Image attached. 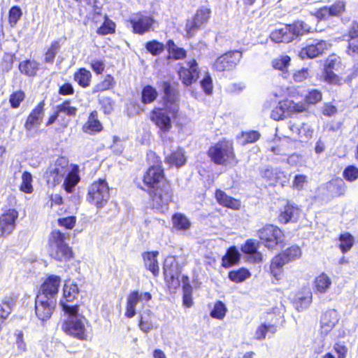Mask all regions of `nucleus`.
I'll return each instance as SVG.
<instances>
[{
	"label": "nucleus",
	"mask_w": 358,
	"mask_h": 358,
	"mask_svg": "<svg viewBox=\"0 0 358 358\" xmlns=\"http://www.w3.org/2000/svg\"><path fill=\"white\" fill-rule=\"evenodd\" d=\"M215 197L217 202L223 206L234 210H238L241 207V202L238 200L228 196L222 190L216 191Z\"/></svg>",
	"instance_id": "27"
},
{
	"label": "nucleus",
	"mask_w": 358,
	"mask_h": 358,
	"mask_svg": "<svg viewBox=\"0 0 358 358\" xmlns=\"http://www.w3.org/2000/svg\"><path fill=\"white\" fill-rule=\"evenodd\" d=\"M309 30L307 24L303 21H296L275 29L271 33L270 38L275 43H289L309 32Z\"/></svg>",
	"instance_id": "3"
},
{
	"label": "nucleus",
	"mask_w": 358,
	"mask_h": 358,
	"mask_svg": "<svg viewBox=\"0 0 358 358\" xmlns=\"http://www.w3.org/2000/svg\"><path fill=\"white\" fill-rule=\"evenodd\" d=\"M114 78L111 75H106L104 80L98 83L94 89V92H103L110 89L114 85Z\"/></svg>",
	"instance_id": "51"
},
{
	"label": "nucleus",
	"mask_w": 358,
	"mask_h": 358,
	"mask_svg": "<svg viewBox=\"0 0 358 358\" xmlns=\"http://www.w3.org/2000/svg\"><path fill=\"white\" fill-rule=\"evenodd\" d=\"M102 125L97 119V112L92 111L87 122L83 125V130L87 134H92L101 131Z\"/></svg>",
	"instance_id": "32"
},
{
	"label": "nucleus",
	"mask_w": 358,
	"mask_h": 358,
	"mask_svg": "<svg viewBox=\"0 0 358 358\" xmlns=\"http://www.w3.org/2000/svg\"><path fill=\"white\" fill-rule=\"evenodd\" d=\"M291 59L287 55H281L272 61V66L275 69L285 71L289 65Z\"/></svg>",
	"instance_id": "46"
},
{
	"label": "nucleus",
	"mask_w": 358,
	"mask_h": 358,
	"mask_svg": "<svg viewBox=\"0 0 358 358\" xmlns=\"http://www.w3.org/2000/svg\"><path fill=\"white\" fill-rule=\"evenodd\" d=\"M149 194L152 199L153 207L164 210L167 209L172 201L173 190L169 182H167L149 190Z\"/></svg>",
	"instance_id": "8"
},
{
	"label": "nucleus",
	"mask_w": 358,
	"mask_h": 358,
	"mask_svg": "<svg viewBox=\"0 0 358 358\" xmlns=\"http://www.w3.org/2000/svg\"><path fill=\"white\" fill-rule=\"evenodd\" d=\"M345 8V4L343 1H338L329 7L331 16H338L341 15Z\"/></svg>",
	"instance_id": "63"
},
{
	"label": "nucleus",
	"mask_w": 358,
	"mask_h": 358,
	"mask_svg": "<svg viewBox=\"0 0 358 358\" xmlns=\"http://www.w3.org/2000/svg\"><path fill=\"white\" fill-rule=\"evenodd\" d=\"M61 278L57 275H50L41 286L38 295H43L45 299H56L60 285Z\"/></svg>",
	"instance_id": "20"
},
{
	"label": "nucleus",
	"mask_w": 358,
	"mask_h": 358,
	"mask_svg": "<svg viewBox=\"0 0 358 358\" xmlns=\"http://www.w3.org/2000/svg\"><path fill=\"white\" fill-rule=\"evenodd\" d=\"M242 58L241 51H230L217 59L214 63V69L220 72L230 71L234 69Z\"/></svg>",
	"instance_id": "13"
},
{
	"label": "nucleus",
	"mask_w": 358,
	"mask_h": 358,
	"mask_svg": "<svg viewBox=\"0 0 358 358\" xmlns=\"http://www.w3.org/2000/svg\"><path fill=\"white\" fill-rule=\"evenodd\" d=\"M44 103L41 102L36 106L27 117L24 124L27 131H31L34 127H38L42 122L44 116Z\"/></svg>",
	"instance_id": "22"
},
{
	"label": "nucleus",
	"mask_w": 358,
	"mask_h": 358,
	"mask_svg": "<svg viewBox=\"0 0 358 358\" xmlns=\"http://www.w3.org/2000/svg\"><path fill=\"white\" fill-rule=\"evenodd\" d=\"M152 296L149 292H131L127 297L125 316L131 318L136 315V306L139 302L148 301Z\"/></svg>",
	"instance_id": "19"
},
{
	"label": "nucleus",
	"mask_w": 358,
	"mask_h": 358,
	"mask_svg": "<svg viewBox=\"0 0 358 358\" xmlns=\"http://www.w3.org/2000/svg\"><path fill=\"white\" fill-rule=\"evenodd\" d=\"M20 72L27 76L34 77L38 70V63L34 60H26L20 63Z\"/></svg>",
	"instance_id": "34"
},
{
	"label": "nucleus",
	"mask_w": 358,
	"mask_h": 358,
	"mask_svg": "<svg viewBox=\"0 0 358 358\" xmlns=\"http://www.w3.org/2000/svg\"><path fill=\"white\" fill-rule=\"evenodd\" d=\"M158 92L155 87L151 85H146L142 90V102L145 104L151 103L156 100Z\"/></svg>",
	"instance_id": "38"
},
{
	"label": "nucleus",
	"mask_w": 358,
	"mask_h": 358,
	"mask_svg": "<svg viewBox=\"0 0 358 358\" xmlns=\"http://www.w3.org/2000/svg\"><path fill=\"white\" fill-rule=\"evenodd\" d=\"M334 350L337 355V358H346L348 348L344 343H335L334 345Z\"/></svg>",
	"instance_id": "64"
},
{
	"label": "nucleus",
	"mask_w": 358,
	"mask_h": 358,
	"mask_svg": "<svg viewBox=\"0 0 358 358\" xmlns=\"http://www.w3.org/2000/svg\"><path fill=\"white\" fill-rule=\"evenodd\" d=\"M32 182L31 174L29 172L24 171L22 175V182L20 185V191L26 194H31L34 190Z\"/></svg>",
	"instance_id": "42"
},
{
	"label": "nucleus",
	"mask_w": 358,
	"mask_h": 358,
	"mask_svg": "<svg viewBox=\"0 0 358 358\" xmlns=\"http://www.w3.org/2000/svg\"><path fill=\"white\" fill-rule=\"evenodd\" d=\"M143 182L148 191L168 182L164 178V171L160 165L150 166L145 173Z\"/></svg>",
	"instance_id": "11"
},
{
	"label": "nucleus",
	"mask_w": 358,
	"mask_h": 358,
	"mask_svg": "<svg viewBox=\"0 0 358 358\" xmlns=\"http://www.w3.org/2000/svg\"><path fill=\"white\" fill-rule=\"evenodd\" d=\"M62 310L67 318L62 324V329L68 334L80 340H85L86 329L85 317L78 314V306L66 305L62 303Z\"/></svg>",
	"instance_id": "2"
},
{
	"label": "nucleus",
	"mask_w": 358,
	"mask_h": 358,
	"mask_svg": "<svg viewBox=\"0 0 358 358\" xmlns=\"http://www.w3.org/2000/svg\"><path fill=\"white\" fill-rule=\"evenodd\" d=\"M344 178L349 182L358 179V168L354 165L348 166L343 171Z\"/></svg>",
	"instance_id": "53"
},
{
	"label": "nucleus",
	"mask_w": 358,
	"mask_h": 358,
	"mask_svg": "<svg viewBox=\"0 0 358 358\" xmlns=\"http://www.w3.org/2000/svg\"><path fill=\"white\" fill-rule=\"evenodd\" d=\"M261 136V134L257 131H249L242 132L241 138L243 139L242 144L246 145L248 143H253L257 141Z\"/></svg>",
	"instance_id": "52"
},
{
	"label": "nucleus",
	"mask_w": 358,
	"mask_h": 358,
	"mask_svg": "<svg viewBox=\"0 0 358 358\" xmlns=\"http://www.w3.org/2000/svg\"><path fill=\"white\" fill-rule=\"evenodd\" d=\"M210 15V10L201 7L198 9L193 20L187 21L186 31L189 36H192L203 24L206 23Z\"/></svg>",
	"instance_id": "16"
},
{
	"label": "nucleus",
	"mask_w": 358,
	"mask_h": 358,
	"mask_svg": "<svg viewBox=\"0 0 358 358\" xmlns=\"http://www.w3.org/2000/svg\"><path fill=\"white\" fill-rule=\"evenodd\" d=\"M145 48L148 52L155 56L161 54L164 49V45L157 41L148 42L145 45Z\"/></svg>",
	"instance_id": "54"
},
{
	"label": "nucleus",
	"mask_w": 358,
	"mask_h": 358,
	"mask_svg": "<svg viewBox=\"0 0 358 358\" xmlns=\"http://www.w3.org/2000/svg\"><path fill=\"white\" fill-rule=\"evenodd\" d=\"M285 104L280 103L279 106L272 110L271 113V117L276 121L283 120L285 117Z\"/></svg>",
	"instance_id": "56"
},
{
	"label": "nucleus",
	"mask_w": 358,
	"mask_h": 358,
	"mask_svg": "<svg viewBox=\"0 0 358 358\" xmlns=\"http://www.w3.org/2000/svg\"><path fill=\"white\" fill-rule=\"evenodd\" d=\"M307 182L308 180L306 176L301 174L296 175L292 182V187L297 190H301Z\"/></svg>",
	"instance_id": "57"
},
{
	"label": "nucleus",
	"mask_w": 358,
	"mask_h": 358,
	"mask_svg": "<svg viewBox=\"0 0 358 358\" xmlns=\"http://www.w3.org/2000/svg\"><path fill=\"white\" fill-rule=\"evenodd\" d=\"M161 87L164 94V108L152 110L150 120L159 128L160 133L166 134L172 128L171 117L176 118L179 112V92L166 81L162 82Z\"/></svg>",
	"instance_id": "1"
},
{
	"label": "nucleus",
	"mask_w": 358,
	"mask_h": 358,
	"mask_svg": "<svg viewBox=\"0 0 358 358\" xmlns=\"http://www.w3.org/2000/svg\"><path fill=\"white\" fill-rule=\"evenodd\" d=\"M166 161L169 164L174 165L177 167L183 166L186 162V157L182 149H178L172 152L167 158Z\"/></svg>",
	"instance_id": "35"
},
{
	"label": "nucleus",
	"mask_w": 358,
	"mask_h": 358,
	"mask_svg": "<svg viewBox=\"0 0 358 358\" xmlns=\"http://www.w3.org/2000/svg\"><path fill=\"white\" fill-rule=\"evenodd\" d=\"M227 313V308L222 301H217L214 305L213 309L210 312V316L213 318L222 320L224 317Z\"/></svg>",
	"instance_id": "48"
},
{
	"label": "nucleus",
	"mask_w": 358,
	"mask_h": 358,
	"mask_svg": "<svg viewBox=\"0 0 358 358\" xmlns=\"http://www.w3.org/2000/svg\"><path fill=\"white\" fill-rule=\"evenodd\" d=\"M79 168L77 165H73L71 170L64 177L63 187L65 191L68 193H71L75 186L80 181L78 175Z\"/></svg>",
	"instance_id": "24"
},
{
	"label": "nucleus",
	"mask_w": 358,
	"mask_h": 358,
	"mask_svg": "<svg viewBox=\"0 0 358 358\" xmlns=\"http://www.w3.org/2000/svg\"><path fill=\"white\" fill-rule=\"evenodd\" d=\"M115 30V24L110 21L106 20L103 24L98 29L97 33L101 35H107L113 32Z\"/></svg>",
	"instance_id": "59"
},
{
	"label": "nucleus",
	"mask_w": 358,
	"mask_h": 358,
	"mask_svg": "<svg viewBox=\"0 0 358 358\" xmlns=\"http://www.w3.org/2000/svg\"><path fill=\"white\" fill-rule=\"evenodd\" d=\"M338 240L340 241L339 248L343 254L351 250L355 242L354 237L350 233L341 234Z\"/></svg>",
	"instance_id": "37"
},
{
	"label": "nucleus",
	"mask_w": 358,
	"mask_h": 358,
	"mask_svg": "<svg viewBox=\"0 0 358 358\" xmlns=\"http://www.w3.org/2000/svg\"><path fill=\"white\" fill-rule=\"evenodd\" d=\"M60 48V44L58 41H53L50 47L48 49L45 55V62L46 63H51L52 64L54 62L55 57L56 55L57 54Z\"/></svg>",
	"instance_id": "47"
},
{
	"label": "nucleus",
	"mask_w": 358,
	"mask_h": 358,
	"mask_svg": "<svg viewBox=\"0 0 358 358\" xmlns=\"http://www.w3.org/2000/svg\"><path fill=\"white\" fill-rule=\"evenodd\" d=\"M18 212L13 208L5 210L0 216L1 236H3L12 233L16 226Z\"/></svg>",
	"instance_id": "15"
},
{
	"label": "nucleus",
	"mask_w": 358,
	"mask_h": 358,
	"mask_svg": "<svg viewBox=\"0 0 358 358\" xmlns=\"http://www.w3.org/2000/svg\"><path fill=\"white\" fill-rule=\"evenodd\" d=\"M201 87L204 92L209 95L213 92V81L211 77L207 74L200 82Z\"/></svg>",
	"instance_id": "60"
},
{
	"label": "nucleus",
	"mask_w": 358,
	"mask_h": 358,
	"mask_svg": "<svg viewBox=\"0 0 358 358\" xmlns=\"http://www.w3.org/2000/svg\"><path fill=\"white\" fill-rule=\"evenodd\" d=\"M330 45L325 41H318L315 44H310L302 48L299 53V56L303 59L306 58L313 59L322 54Z\"/></svg>",
	"instance_id": "21"
},
{
	"label": "nucleus",
	"mask_w": 358,
	"mask_h": 358,
	"mask_svg": "<svg viewBox=\"0 0 358 358\" xmlns=\"http://www.w3.org/2000/svg\"><path fill=\"white\" fill-rule=\"evenodd\" d=\"M129 22L133 28L134 33L143 34L150 31L154 23V20L150 16L139 13L132 15Z\"/></svg>",
	"instance_id": "17"
},
{
	"label": "nucleus",
	"mask_w": 358,
	"mask_h": 358,
	"mask_svg": "<svg viewBox=\"0 0 358 358\" xmlns=\"http://www.w3.org/2000/svg\"><path fill=\"white\" fill-rule=\"evenodd\" d=\"M284 257V260L287 264L289 262L294 261L301 256V248L298 246L293 245L279 254Z\"/></svg>",
	"instance_id": "40"
},
{
	"label": "nucleus",
	"mask_w": 358,
	"mask_h": 358,
	"mask_svg": "<svg viewBox=\"0 0 358 358\" xmlns=\"http://www.w3.org/2000/svg\"><path fill=\"white\" fill-rule=\"evenodd\" d=\"M166 45L169 54L175 59H180L186 57V51L183 48H178L172 40L168 41Z\"/></svg>",
	"instance_id": "43"
},
{
	"label": "nucleus",
	"mask_w": 358,
	"mask_h": 358,
	"mask_svg": "<svg viewBox=\"0 0 358 358\" xmlns=\"http://www.w3.org/2000/svg\"><path fill=\"white\" fill-rule=\"evenodd\" d=\"M65 235L59 230H54L49 237L48 252L57 261L64 262L72 257V250L64 242Z\"/></svg>",
	"instance_id": "5"
},
{
	"label": "nucleus",
	"mask_w": 358,
	"mask_h": 358,
	"mask_svg": "<svg viewBox=\"0 0 358 358\" xmlns=\"http://www.w3.org/2000/svg\"><path fill=\"white\" fill-rule=\"evenodd\" d=\"M285 177L284 173L279 169H267L264 172V177L267 178L271 183L278 182L284 185L285 181L281 180V177Z\"/></svg>",
	"instance_id": "45"
},
{
	"label": "nucleus",
	"mask_w": 358,
	"mask_h": 358,
	"mask_svg": "<svg viewBox=\"0 0 358 358\" xmlns=\"http://www.w3.org/2000/svg\"><path fill=\"white\" fill-rule=\"evenodd\" d=\"M70 170L71 169L67 158L64 157H58L48 168L47 171L48 182H51L54 185L60 183Z\"/></svg>",
	"instance_id": "9"
},
{
	"label": "nucleus",
	"mask_w": 358,
	"mask_h": 358,
	"mask_svg": "<svg viewBox=\"0 0 358 358\" xmlns=\"http://www.w3.org/2000/svg\"><path fill=\"white\" fill-rule=\"evenodd\" d=\"M260 240L265 247L273 249L283 241V233L276 226L266 225L257 231Z\"/></svg>",
	"instance_id": "10"
},
{
	"label": "nucleus",
	"mask_w": 358,
	"mask_h": 358,
	"mask_svg": "<svg viewBox=\"0 0 358 358\" xmlns=\"http://www.w3.org/2000/svg\"><path fill=\"white\" fill-rule=\"evenodd\" d=\"M250 276V273L246 268H240L229 273V278L235 282H241Z\"/></svg>",
	"instance_id": "44"
},
{
	"label": "nucleus",
	"mask_w": 358,
	"mask_h": 358,
	"mask_svg": "<svg viewBox=\"0 0 358 358\" xmlns=\"http://www.w3.org/2000/svg\"><path fill=\"white\" fill-rule=\"evenodd\" d=\"M15 301L11 298H6L0 303V329L3 328L4 321L13 310Z\"/></svg>",
	"instance_id": "33"
},
{
	"label": "nucleus",
	"mask_w": 358,
	"mask_h": 358,
	"mask_svg": "<svg viewBox=\"0 0 358 358\" xmlns=\"http://www.w3.org/2000/svg\"><path fill=\"white\" fill-rule=\"evenodd\" d=\"M322 100V94L317 90L310 91L306 96V101L309 104H315Z\"/></svg>",
	"instance_id": "62"
},
{
	"label": "nucleus",
	"mask_w": 358,
	"mask_h": 358,
	"mask_svg": "<svg viewBox=\"0 0 358 358\" xmlns=\"http://www.w3.org/2000/svg\"><path fill=\"white\" fill-rule=\"evenodd\" d=\"M329 188L335 195L341 196L345 192L346 185L341 178H337L329 183Z\"/></svg>",
	"instance_id": "41"
},
{
	"label": "nucleus",
	"mask_w": 358,
	"mask_h": 358,
	"mask_svg": "<svg viewBox=\"0 0 358 358\" xmlns=\"http://www.w3.org/2000/svg\"><path fill=\"white\" fill-rule=\"evenodd\" d=\"M331 280L325 273H320L314 280L315 291L320 294H325L331 285Z\"/></svg>",
	"instance_id": "30"
},
{
	"label": "nucleus",
	"mask_w": 358,
	"mask_h": 358,
	"mask_svg": "<svg viewBox=\"0 0 358 358\" xmlns=\"http://www.w3.org/2000/svg\"><path fill=\"white\" fill-rule=\"evenodd\" d=\"M24 98V93L22 91H17L13 93L10 96V103L11 107L13 108H17L20 103L23 101Z\"/></svg>",
	"instance_id": "58"
},
{
	"label": "nucleus",
	"mask_w": 358,
	"mask_h": 358,
	"mask_svg": "<svg viewBox=\"0 0 358 358\" xmlns=\"http://www.w3.org/2000/svg\"><path fill=\"white\" fill-rule=\"evenodd\" d=\"M57 110L59 114L64 113L69 116L74 117L77 113V108L71 106L69 101H65L62 104L57 106Z\"/></svg>",
	"instance_id": "50"
},
{
	"label": "nucleus",
	"mask_w": 358,
	"mask_h": 358,
	"mask_svg": "<svg viewBox=\"0 0 358 358\" xmlns=\"http://www.w3.org/2000/svg\"><path fill=\"white\" fill-rule=\"evenodd\" d=\"M109 198V187L105 180L95 181L89 187L87 201L96 208H103Z\"/></svg>",
	"instance_id": "6"
},
{
	"label": "nucleus",
	"mask_w": 358,
	"mask_h": 358,
	"mask_svg": "<svg viewBox=\"0 0 358 358\" xmlns=\"http://www.w3.org/2000/svg\"><path fill=\"white\" fill-rule=\"evenodd\" d=\"M166 283L170 289L176 290L180 285V275L181 268L175 257H167L163 266Z\"/></svg>",
	"instance_id": "7"
},
{
	"label": "nucleus",
	"mask_w": 358,
	"mask_h": 358,
	"mask_svg": "<svg viewBox=\"0 0 358 358\" xmlns=\"http://www.w3.org/2000/svg\"><path fill=\"white\" fill-rule=\"evenodd\" d=\"M22 13L20 7L13 6L9 10V23L11 27H14L22 17Z\"/></svg>",
	"instance_id": "55"
},
{
	"label": "nucleus",
	"mask_w": 358,
	"mask_h": 358,
	"mask_svg": "<svg viewBox=\"0 0 358 358\" xmlns=\"http://www.w3.org/2000/svg\"><path fill=\"white\" fill-rule=\"evenodd\" d=\"M78 294V285L70 282H66L63 289V297L60 301V306H62V303H64V304L66 303V305L69 306H78L74 303V299H76Z\"/></svg>",
	"instance_id": "23"
},
{
	"label": "nucleus",
	"mask_w": 358,
	"mask_h": 358,
	"mask_svg": "<svg viewBox=\"0 0 358 358\" xmlns=\"http://www.w3.org/2000/svg\"><path fill=\"white\" fill-rule=\"evenodd\" d=\"M243 252L252 255L254 262L259 263L262 260V255L257 251V245L254 240L249 239L241 247Z\"/></svg>",
	"instance_id": "31"
},
{
	"label": "nucleus",
	"mask_w": 358,
	"mask_h": 358,
	"mask_svg": "<svg viewBox=\"0 0 358 358\" xmlns=\"http://www.w3.org/2000/svg\"><path fill=\"white\" fill-rule=\"evenodd\" d=\"M211 160L218 165L237 164L232 141L223 140L211 146L208 152Z\"/></svg>",
	"instance_id": "4"
},
{
	"label": "nucleus",
	"mask_w": 358,
	"mask_h": 358,
	"mask_svg": "<svg viewBox=\"0 0 358 358\" xmlns=\"http://www.w3.org/2000/svg\"><path fill=\"white\" fill-rule=\"evenodd\" d=\"M324 78L325 81L330 84H338L340 81V79L338 76H336L332 70L330 69V66L325 67Z\"/></svg>",
	"instance_id": "61"
},
{
	"label": "nucleus",
	"mask_w": 358,
	"mask_h": 358,
	"mask_svg": "<svg viewBox=\"0 0 358 358\" xmlns=\"http://www.w3.org/2000/svg\"><path fill=\"white\" fill-rule=\"evenodd\" d=\"M92 74L90 71L84 68L80 69L74 74L75 80L83 87L90 85Z\"/></svg>",
	"instance_id": "36"
},
{
	"label": "nucleus",
	"mask_w": 358,
	"mask_h": 358,
	"mask_svg": "<svg viewBox=\"0 0 358 358\" xmlns=\"http://www.w3.org/2000/svg\"><path fill=\"white\" fill-rule=\"evenodd\" d=\"M200 71L195 59L185 62L178 70V76L182 84L189 86L199 78Z\"/></svg>",
	"instance_id": "12"
},
{
	"label": "nucleus",
	"mask_w": 358,
	"mask_h": 358,
	"mask_svg": "<svg viewBox=\"0 0 358 358\" xmlns=\"http://www.w3.org/2000/svg\"><path fill=\"white\" fill-rule=\"evenodd\" d=\"M340 320L338 312L335 309L325 311L320 319V333L327 336L336 327Z\"/></svg>",
	"instance_id": "18"
},
{
	"label": "nucleus",
	"mask_w": 358,
	"mask_h": 358,
	"mask_svg": "<svg viewBox=\"0 0 358 358\" xmlns=\"http://www.w3.org/2000/svg\"><path fill=\"white\" fill-rule=\"evenodd\" d=\"M158 255L159 252L155 251L146 252L143 256L145 268L155 276L159 274V265L157 259Z\"/></svg>",
	"instance_id": "28"
},
{
	"label": "nucleus",
	"mask_w": 358,
	"mask_h": 358,
	"mask_svg": "<svg viewBox=\"0 0 358 358\" xmlns=\"http://www.w3.org/2000/svg\"><path fill=\"white\" fill-rule=\"evenodd\" d=\"M300 210L299 208L292 203H288L285 206L283 211L280 214L278 219L280 222L287 224L289 221H294L299 215Z\"/></svg>",
	"instance_id": "25"
},
{
	"label": "nucleus",
	"mask_w": 358,
	"mask_h": 358,
	"mask_svg": "<svg viewBox=\"0 0 358 358\" xmlns=\"http://www.w3.org/2000/svg\"><path fill=\"white\" fill-rule=\"evenodd\" d=\"M172 221L173 227L179 230H187L191 225L188 218L182 213H176L173 215Z\"/></svg>",
	"instance_id": "39"
},
{
	"label": "nucleus",
	"mask_w": 358,
	"mask_h": 358,
	"mask_svg": "<svg viewBox=\"0 0 358 358\" xmlns=\"http://www.w3.org/2000/svg\"><path fill=\"white\" fill-rule=\"evenodd\" d=\"M56 299H45L43 295H37L35 302L36 315L43 322L48 320L54 312Z\"/></svg>",
	"instance_id": "14"
},
{
	"label": "nucleus",
	"mask_w": 358,
	"mask_h": 358,
	"mask_svg": "<svg viewBox=\"0 0 358 358\" xmlns=\"http://www.w3.org/2000/svg\"><path fill=\"white\" fill-rule=\"evenodd\" d=\"M226 258L227 260V262H225L224 259H223L224 266H229L236 264L239 261L240 254L236 248H230L227 251Z\"/></svg>",
	"instance_id": "49"
},
{
	"label": "nucleus",
	"mask_w": 358,
	"mask_h": 358,
	"mask_svg": "<svg viewBox=\"0 0 358 358\" xmlns=\"http://www.w3.org/2000/svg\"><path fill=\"white\" fill-rule=\"evenodd\" d=\"M154 314L149 310L146 309L141 315L139 321V327L144 333H148L154 328H157L156 323L154 322Z\"/></svg>",
	"instance_id": "26"
},
{
	"label": "nucleus",
	"mask_w": 358,
	"mask_h": 358,
	"mask_svg": "<svg viewBox=\"0 0 358 358\" xmlns=\"http://www.w3.org/2000/svg\"><path fill=\"white\" fill-rule=\"evenodd\" d=\"M286 264L287 263L284 260V257L279 254L271 259L270 264V273L276 280H280L281 278L283 272V266Z\"/></svg>",
	"instance_id": "29"
}]
</instances>
